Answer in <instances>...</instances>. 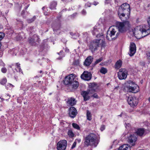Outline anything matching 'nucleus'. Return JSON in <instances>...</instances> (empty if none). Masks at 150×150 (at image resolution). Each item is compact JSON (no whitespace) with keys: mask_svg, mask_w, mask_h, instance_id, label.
I'll return each mask as SVG.
<instances>
[{"mask_svg":"<svg viewBox=\"0 0 150 150\" xmlns=\"http://www.w3.org/2000/svg\"><path fill=\"white\" fill-rule=\"evenodd\" d=\"M130 13V6L129 4L125 3L122 4L119 8L118 14L122 21L125 19H128L129 17Z\"/></svg>","mask_w":150,"mask_h":150,"instance_id":"nucleus-1","label":"nucleus"},{"mask_svg":"<svg viewBox=\"0 0 150 150\" xmlns=\"http://www.w3.org/2000/svg\"><path fill=\"white\" fill-rule=\"evenodd\" d=\"M134 33L137 39H140L148 35L150 33V28L147 25L137 27L134 29Z\"/></svg>","mask_w":150,"mask_h":150,"instance_id":"nucleus-2","label":"nucleus"},{"mask_svg":"<svg viewBox=\"0 0 150 150\" xmlns=\"http://www.w3.org/2000/svg\"><path fill=\"white\" fill-rule=\"evenodd\" d=\"M125 20L122 22L117 21L116 22V27L117 28L119 32H117L116 34L114 39L117 38L119 35V33H123L126 32L130 27L129 22L128 21Z\"/></svg>","mask_w":150,"mask_h":150,"instance_id":"nucleus-3","label":"nucleus"},{"mask_svg":"<svg viewBox=\"0 0 150 150\" xmlns=\"http://www.w3.org/2000/svg\"><path fill=\"white\" fill-rule=\"evenodd\" d=\"M97 139L96 134L90 133L85 137L84 142L85 146L86 147L89 146H94L95 147H96L98 143Z\"/></svg>","mask_w":150,"mask_h":150,"instance_id":"nucleus-4","label":"nucleus"},{"mask_svg":"<svg viewBox=\"0 0 150 150\" xmlns=\"http://www.w3.org/2000/svg\"><path fill=\"white\" fill-rule=\"evenodd\" d=\"M74 74H71L66 76L64 80V83L65 85L71 86L74 89H76L79 86V82L76 81Z\"/></svg>","mask_w":150,"mask_h":150,"instance_id":"nucleus-5","label":"nucleus"},{"mask_svg":"<svg viewBox=\"0 0 150 150\" xmlns=\"http://www.w3.org/2000/svg\"><path fill=\"white\" fill-rule=\"evenodd\" d=\"M101 39H94L91 41L89 45V49L92 52L97 50L100 46V42Z\"/></svg>","mask_w":150,"mask_h":150,"instance_id":"nucleus-6","label":"nucleus"},{"mask_svg":"<svg viewBox=\"0 0 150 150\" xmlns=\"http://www.w3.org/2000/svg\"><path fill=\"white\" fill-rule=\"evenodd\" d=\"M92 33L93 35H96L97 38L103 37V30L101 29L100 28L99 26H96L93 27Z\"/></svg>","mask_w":150,"mask_h":150,"instance_id":"nucleus-7","label":"nucleus"},{"mask_svg":"<svg viewBox=\"0 0 150 150\" xmlns=\"http://www.w3.org/2000/svg\"><path fill=\"white\" fill-rule=\"evenodd\" d=\"M127 101L129 105L133 108L135 107L138 103L137 99L135 97L129 96L127 99Z\"/></svg>","mask_w":150,"mask_h":150,"instance_id":"nucleus-8","label":"nucleus"},{"mask_svg":"<svg viewBox=\"0 0 150 150\" xmlns=\"http://www.w3.org/2000/svg\"><path fill=\"white\" fill-rule=\"evenodd\" d=\"M128 71L125 69H120L117 75L119 79L120 80L125 79L127 78Z\"/></svg>","mask_w":150,"mask_h":150,"instance_id":"nucleus-9","label":"nucleus"},{"mask_svg":"<svg viewBox=\"0 0 150 150\" xmlns=\"http://www.w3.org/2000/svg\"><path fill=\"white\" fill-rule=\"evenodd\" d=\"M67 145V142L66 140H62L58 142L57 144L58 150H65Z\"/></svg>","mask_w":150,"mask_h":150,"instance_id":"nucleus-10","label":"nucleus"},{"mask_svg":"<svg viewBox=\"0 0 150 150\" xmlns=\"http://www.w3.org/2000/svg\"><path fill=\"white\" fill-rule=\"evenodd\" d=\"M39 38L37 35H34L33 37H29L28 38V41L29 43L32 45H35L39 42Z\"/></svg>","mask_w":150,"mask_h":150,"instance_id":"nucleus-11","label":"nucleus"},{"mask_svg":"<svg viewBox=\"0 0 150 150\" xmlns=\"http://www.w3.org/2000/svg\"><path fill=\"white\" fill-rule=\"evenodd\" d=\"M91 77V73L87 71H84L81 76V78L82 79L87 81L90 80Z\"/></svg>","mask_w":150,"mask_h":150,"instance_id":"nucleus-12","label":"nucleus"},{"mask_svg":"<svg viewBox=\"0 0 150 150\" xmlns=\"http://www.w3.org/2000/svg\"><path fill=\"white\" fill-rule=\"evenodd\" d=\"M90 93V90H88L87 91H81V94L83 97L84 101H86L90 98L91 97L88 95Z\"/></svg>","mask_w":150,"mask_h":150,"instance_id":"nucleus-13","label":"nucleus"},{"mask_svg":"<svg viewBox=\"0 0 150 150\" xmlns=\"http://www.w3.org/2000/svg\"><path fill=\"white\" fill-rule=\"evenodd\" d=\"M136 50V45L134 42L131 43L130 46L129 52V54L131 57L133 56L135 53Z\"/></svg>","mask_w":150,"mask_h":150,"instance_id":"nucleus-14","label":"nucleus"},{"mask_svg":"<svg viewBox=\"0 0 150 150\" xmlns=\"http://www.w3.org/2000/svg\"><path fill=\"white\" fill-rule=\"evenodd\" d=\"M69 115L72 118H74L77 114L76 109L74 107H71L69 108Z\"/></svg>","mask_w":150,"mask_h":150,"instance_id":"nucleus-15","label":"nucleus"},{"mask_svg":"<svg viewBox=\"0 0 150 150\" xmlns=\"http://www.w3.org/2000/svg\"><path fill=\"white\" fill-rule=\"evenodd\" d=\"M137 135L134 134H131L128 138V142L131 145L133 146L135 144V143L137 140Z\"/></svg>","mask_w":150,"mask_h":150,"instance_id":"nucleus-16","label":"nucleus"},{"mask_svg":"<svg viewBox=\"0 0 150 150\" xmlns=\"http://www.w3.org/2000/svg\"><path fill=\"white\" fill-rule=\"evenodd\" d=\"M93 57L92 56L88 57L85 59L84 65L86 66H89L93 62Z\"/></svg>","mask_w":150,"mask_h":150,"instance_id":"nucleus-17","label":"nucleus"},{"mask_svg":"<svg viewBox=\"0 0 150 150\" xmlns=\"http://www.w3.org/2000/svg\"><path fill=\"white\" fill-rule=\"evenodd\" d=\"M130 88H127L129 92H132L133 93H137L139 91V86H135V87H133L130 86Z\"/></svg>","mask_w":150,"mask_h":150,"instance_id":"nucleus-18","label":"nucleus"},{"mask_svg":"<svg viewBox=\"0 0 150 150\" xmlns=\"http://www.w3.org/2000/svg\"><path fill=\"white\" fill-rule=\"evenodd\" d=\"M67 103L68 105H70L71 106L74 105L76 104V101L75 99L72 98H68Z\"/></svg>","mask_w":150,"mask_h":150,"instance_id":"nucleus-19","label":"nucleus"},{"mask_svg":"<svg viewBox=\"0 0 150 150\" xmlns=\"http://www.w3.org/2000/svg\"><path fill=\"white\" fill-rule=\"evenodd\" d=\"M138 85L134 82L131 80H129L127 81L126 86V88H130V86L135 87V86H137Z\"/></svg>","mask_w":150,"mask_h":150,"instance_id":"nucleus-20","label":"nucleus"},{"mask_svg":"<svg viewBox=\"0 0 150 150\" xmlns=\"http://www.w3.org/2000/svg\"><path fill=\"white\" fill-rule=\"evenodd\" d=\"M119 150H130V147L128 144H124L119 147Z\"/></svg>","mask_w":150,"mask_h":150,"instance_id":"nucleus-21","label":"nucleus"},{"mask_svg":"<svg viewBox=\"0 0 150 150\" xmlns=\"http://www.w3.org/2000/svg\"><path fill=\"white\" fill-rule=\"evenodd\" d=\"M53 30L54 31L59 30L60 29L61 24L59 23H55L53 25Z\"/></svg>","mask_w":150,"mask_h":150,"instance_id":"nucleus-22","label":"nucleus"},{"mask_svg":"<svg viewBox=\"0 0 150 150\" xmlns=\"http://www.w3.org/2000/svg\"><path fill=\"white\" fill-rule=\"evenodd\" d=\"M116 32V29L112 28L111 30L110 31V33L109 34L110 36L111 37L112 39L114 40L115 39H114V38L115 37H113V36L115 35V33H117Z\"/></svg>","mask_w":150,"mask_h":150,"instance_id":"nucleus-23","label":"nucleus"},{"mask_svg":"<svg viewBox=\"0 0 150 150\" xmlns=\"http://www.w3.org/2000/svg\"><path fill=\"white\" fill-rule=\"evenodd\" d=\"M144 130L143 129L139 128L137 129L136 133L137 135L141 136L144 134Z\"/></svg>","mask_w":150,"mask_h":150,"instance_id":"nucleus-24","label":"nucleus"},{"mask_svg":"<svg viewBox=\"0 0 150 150\" xmlns=\"http://www.w3.org/2000/svg\"><path fill=\"white\" fill-rule=\"evenodd\" d=\"M122 65V61L121 60L117 61L115 65V67L116 69H118L120 68Z\"/></svg>","mask_w":150,"mask_h":150,"instance_id":"nucleus-25","label":"nucleus"},{"mask_svg":"<svg viewBox=\"0 0 150 150\" xmlns=\"http://www.w3.org/2000/svg\"><path fill=\"white\" fill-rule=\"evenodd\" d=\"M57 2L55 1H52L50 3V8L52 9H56L55 7L57 6Z\"/></svg>","mask_w":150,"mask_h":150,"instance_id":"nucleus-26","label":"nucleus"},{"mask_svg":"<svg viewBox=\"0 0 150 150\" xmlns=\"http://www.w3.org/2000/svg\"><path fill=\"white\" fill-rule=\"evenodd\" d=\"M86 116L87 119L91 120L92 119L91 115L90 112L88 110L87 111Z\"/></svg>","mask_w":150,"mask_h":150,"instance_id":"nucleus-27","label":"nucleus"},{"mask_svg":"<svg viewBox=\"0 0 150 150\" xmlns=\"http://www.w3.org/2000/svg\"><path fill=\"white\" fill-rule=\"evenodd\" d=\"M108 70L106 68L102 67L100 69V72L103 74H105L107 72Z\"/></svg>","mask_w":150,"mask_h":150,"instance_id":"nucleus-28","label":"nucleus"},{"mask_svg":"<svg viewBox=\"0 0 150 150\" xmlns=\"http://www.w3.org/2000/svg\"><path fill=\"white\" fill-rule=\"evenodd\" d=\"M16 66H17V67L16 68V70L18 72H21H21H22V70L21 69V68H20V64L19 63H16Z\"/></svg>","mask_w":150,"mask_h":150,"instance_id":"nucleus-29","label":"nucleus"},{"mask_svg":"<svg viewBox=\"0 0 150 150\" xmlns=\"http://www.w3.org/2000/svg\"><path fill=\"white\" fill-rule=\"evenodd\" d=\"M36 18V16H35L31 19H27V21L28 23H31L34 21Z\"/></svg>","mask_w":150,"mask_h":150,"instance_id":"nucleus-30","label":"nucleus"},{"mask_svg":"<svg viewBox=\"0 0 150 150\" xmlns=\"http://www.w3.org/2000/svg\"><path fill=\"white\" fill-rule=\"evenodd\" d=\"M68 134L69 137H73L74 136V134L72 130L71 129L69 130L68 132Z\"/></svg>","mask_w":150,"mask_h":150,"instance_id":"nucleus-31","label":"nucleus"},{"mask_svg":"<svg viewBox=\"0 0 150 150\" xmlns=\"http://www.w3.org/2000/svg\"><path fill=\"white\" fill-rule=\"evenodd\" d=\"M72 125L74 128L78 130L80 129V127L77 124L73 123L72 124Z\"/></svg>","mask_w":150,"mask_h":150,"instance_id":"nucleus-32","label":"nucleus"},{"mask_svg":"<svg viewBox=\"0 0 150 150\" xmlns=\"http://www.w3.org/2000/svg\"><path fill=\"white\" fill-rule=\"evenodd\" d=\"M7 82V79L5 78L3 79L0 81V83L2 85L5 84Z\"/></svg>","mask_w":150,"mask_h":150,"instance_id":"nucleus-33","label":"nucleus"},{"mask_svg":"<svg viewBox=\"0 0 150 150\" xmlns=\"http://www.w3.org/2000/svg\"><path fill=\"white\" fill-rule=\"evenodd\" d=\"M103 60V57H100L99 58V59H97L96 60V61L94 63V65H95L98 63H99L100 62H101Z\"/></svg>","mask_w":150,"mask_h":150,"instance_id":"nucleus-34","label":"nucleus"},{"mask_svg":"<svg viewBox=\"0 0 150 150\" xmlns=\"http://www.w3.org/2000/svg\"><path fill=\"white\" fill-rule=\"evenodd\" d=\"M5 36V34L4 33L0 32V41Z\"/></svg>","mask_w":150,"mask_h":150,"instance_id":"nucleus-35","label":"nucleus"},{"mask_svg":"<svg viewBox=\"0 0 150 150\" xmlns=\"http://www.w3.org/2000/svg\"><path fill=\"white\" fill-rule=\"evenodd\" d=\"M147 57L148 59L150 60V51H148L146 53Z\"/></svg>","mask_w":150,"mask_h":150,"instance_id":"nucleus-36","label":"nucleus"},{"mask_svg":"<svg viewBox=\"0 0 150 150\" xmlns=\"http://www.w3.org/2000/svg\"><path fill=\"white\" fill-rule=\"evenodd\" d=\"M73 64L74 65H77L79 64V62L78 60H75L73 62Z\"/></svg>","mask_w":150,"mask_h":150,"instance_id":"nucleus-37","label":"nucleus"},{"mask_svg":"<svg viewBox=\"0 0 150 150\" xmlns=\"http://www.w3.org/2000/svg\"><path fill=\"white\" fill-rule=\"evenodd\" d=\"M76 142H74L73 143V144H72V146H71V149H73L74 148L76 147Z\"/></svg>","mask_w":150,"mask_h":150,"instance_id":"nucleus-38","label":"nucleus"},{"mask_svg":"<svg viewBox=\"0 0 150 150\" xmlns=\"http://www.w3.org/2000/svg\"><path fill=\"white\" fill-rule=\"evenodd\" d=\"M1 71L3 73H6L7 71V69L5 67H3L1 69Z\"/></svg>","mask_w":150,"mask_h":150,"instance_id":"nucleus-39","label":"nucleus"},{"mask_svg":"<svg viewBox=\"0 0 150 150\" xmlns=\"http://www.w3.org/2000/svg\"><path fill=\"white\" fill-rule=\"evenodd\" d=\"M91 97H93L94 98H98V95L97 93H94V94L91 96Z\"/></svg>","mask_w":150,"mask_h":150,"instance_id":"nucleus-40","label":"nucleus"},{"mask_svg":"<svg viewBox=\"0 0 150 150\" xmlns=\"http://www.w3.org/2000/svg\"><path fill=\"white\" fill-rule=\"evenodd\" d=\"M105 129V126L104 125H101V127L100 128V129L101 131H103Z\"/></svg>","mask_w":150,"mask_h":150,"instance_id":"nucleus-41","label":"nucleus"},{"mask_svg":"<svg viewBox=\"0 0 150 150\" xmlns=\"http://www.w3.org/2000/svg\"><path fill=\"white\" fill-rule=\"evenodd\" d=\"M86 11L85 10L83 9L81 11L82 14L83 15H85L86 14Z\"/></svg>","mask_w":150,"mask_h":150,"instance_id":"nucleus-42","label":"nucleus"},{"mask_svg":"<svg viewBox=\"0 0 150 150\" xmlns=\"http://www.w3.org/2000/svg\"><path fill=\"white\" fill-rule=\"evenodd\" d=\"M85 6L86 7H90L91 6V4L89 3H87L85 4Z\"/></svg>","mask_w":150,"mask_h":150,"instance_id":"nucleus-43","label":"nucleus"},{"mask_svg":"<svg viewBox=\"0 0 150 150\" xmlns=\"http://www.w3.org/2000/svg\"><path fill=\"white\" fill-rule=\"evenodd\" d=\"M124 115H125V113L123 112H122L121 113V114L120 115H118V116H119L120 117H122V116H124Z\"/></svg>","mask_w":150,"mask_h":150,"instance_id":"nucleus-44","label":"nucleus"},{"mask_svg":"<svg viewBox=\"0 0 150 150\" xmlns=\"http://www.w3.org/2000/svg\"><path fill=\"white\" fill-rule=\"evenodd\" d=\"M147 22L150 27H149L150 28V17L148 18L147 19Z\"/></svg>","mask_w":150,"mask_h":150,"instance_id":"nucleus-45","label":"nucleus"},{"mask_svg":"<svg viewBox=\"0 0 150 150\" xmlns=\"http://www.w3.org/2000/svg\"><path fill=\"white\" fill-rule=\"evenodd\" d=\"M110 2V0H105V4H108Z\"/></svg>","mask_w":150,"mask_h":150,"instance_id":"nucleus-46","label":"nucleus"},{"mask_svg":"<svg viewBox=\"0 0 150 150\" xmlns=\"http://www.w3.org/2000/svg\"><path fill=\"white\" fill-rule=\"evenodd\" d=\"M77 15V13H73V14H72L71 15V16L72 17H73V18H74V17L75 16H76Z\"/></svg>","mask_w":150,"mask_h":150,"instance_id":"nucleus-47","label":"nucleus"},{"mask_svg":"<svg viewBox=\"0 0 150 150\" xmlns=\"http://www.w3.org/2000/svg\"><path fill=\"white\" fill-rule=\"evenodd\" d=\"M81 139H76L75 140V142H77L79 143L81 142Z\"/></svg>","mask_w":150,"mask_h":150,"instance_id":"nucleus-48","label":"nucleus"},{"mask_svg":"<svg viewBox=\"0 0 150 150\" xmlns=\"http://www.w3.org/2000/svg\"><path fill=\"white\" fill-rule=\"evenodd\" d=\"M98 4V2H96V1H94L93 3V4L95 6L97 5Z\"/></svg>","mask_w":150,"mask_h":150,"instance_id":"nucleus-49","label":"nucleus"},{"mask_svg":"<svg viewBox=\"0 0 150 150\" xmlns=\"http://www.w3.org/2000/svg\"><path fill=\"white\" fill-rule=\"evenodd\" d=\"M65 51L66 52H69V50L67 48H65Z\"/></svg>","mask_w":150,"mask_h":150,"instance_id":"nucleus-50","label":"nucleus"},{"mask_svg":"<svg viewBox=\"0 0 150 150\" xmlns=\"http://www.w3.org/2000/svg\"><path fill=\"white\" fill-rule=\"evenodd\" d=\"M25 13V11L24 10H23L21 13V15H23Z\"/></svg>","mask_w":150,"mask_h":150,"instance_id":"nucleus-51","label":"nucleus"},{"mask_svg":"<svg viewBox=\"0 0 150 150\" xmlns=\"http://www.w3.org/2000/svg\"><path fill=\"white\" fill-rule=\"evenodd\" d=\"M63 52V51L62 50H61L58 53V54L59 55H61V54Z\"/></svg>","mask_w":150,"mask_h":150,"instance_id":"nucleus-52","label":"nucleus"},{"mask_svg":"<svg viewBox=\"0 0 150 150\" xmlns=\"http://www.w3.org/2000/svg\"><path fill=\"white\" fill-rule=\"evenodd\" d=\"M7 86H12V87L13 86L11 84L9 83L8 85H7Z\"/></svg>","mask_w":150,"mask_h":150,"instance_id":"nucleus-53","label":"nucleus"},{"mask_svg":"<svg viewBox=\"0 0 150 150\" xmlns=\"http://www.w3.org/2000/svg\"><path fill=\"white\" fill-rule=\"evenodd\" d=\"M67 11V9H63L62 11V12H64V11Z\"/></svg>","mask_w":150,"mask_h":150,"instance_id":"nucleus-54","label":"nucleus"},{"mask_svg":"<svg viewBox=\"0 0 150 150\" xmlns=\"http://www.w3.org/2000/svg\"><path fill=\"white\" fill-rule=\"evenodd\" d=\"M62 58V57H59L58 58V59H60Z\"/></svg>","mask_w":150,"mask_h":150,"instance_id":"nucleus-55","label":"nucleus"},{"mask_svg":"<svg viewBox=\"0 0 150 150\" xmlns=\"http://www.w3.org/2000/svg\"><path fill=\"white\" fill-rule=\"evenodd\" d=\"M106 38L108 39V40H109V38H108V36L107 35L106 36Z\"/></svg>","mask_w":150,"mask_h":150,"instance_id":"nucleus-56","label":"nucleus"},{"mask_svg":"<svg viewBox=\"0 0 150 150\" xmlns=\"http://www.w3.org/2000/svg\"><path fill=\"white\" fill-rule=\"evenodd\" d=\"M45 8V7H43L42 8V9L43 10H44V9Z\"/></svg>","mask_w":150,"mask_h":150,"instance_id":"nucleus-57","label":"nucleus"},{"mask_svg":"<svg viewBox=\"0 0 150 150\" xmlns=\"http://www.w3.org/2000/svg\"><path fill=\"white\" fill-rule=\"evenodd\" d=\"M148 100H149V102H150V97L149 98H148Z\"/></svg>","mask_w":150,"mask_h":150,"instance_id":"nucleus-58","label":"nucleus"},{"mask_svg":"<svg viewBox=\"0 0 150 150\" xmlns=\"http://www.w3.org/2000/svg\"><path fill=\"white\" fill-rule=\"evenodd\" d=\"M1 42H0V49L1 48Z\"/></svg>","mask_w":150,"mask_h":150,"instance_id":"nucleus-59","label":"nucleus"},{"mask_svg":"<svg viewBox=\"0 0 150 150\" xmlns=\"http://www.w3.org/2000/svg\"><path fill=\"white\" fill-rule=\"evenodd\" d=\"M42 72V71H40V73H41Z\"/></svg>","mask_w":150,"mask_h":150,"instance_id":"nucleus-60","label":"nucleus"},{"mask_svg":"<svg viewBox=\"0 0 150 150\" xmlns=\"http://www.w3.org/2000/svg\"><path fill=\"white\" fill-rule=\"evenodd\" d=\"M78 42H79V43H80V41L79 40V41H78Z\"/></svg>","mask_w":150,"mask_h":150,"instance_id":"nucleus-61","label":"nucleus"},{"mask_svg":"<svg viewBox=\"0 0 150 150\" xmlns=\"http://www.w3.org/2000/svg\"><path fill=\"white\" fill-rule=\"evenodd\" d=\"M52 94V93H49L50 95H51Z\"/></svg>","mask_w":150,"mask_h":150,"instance_id":"nucleus-62","label":"nucleus"},{"mask_svg":"<svg viewBox=\"0 0 150 150\" xmlns=\"http://www.w3.org/2000/svg\"><path fill=\"white\" fill-rule=\"evenodd\" d=\"M100 65H102V64H101V63H100Z\"/></svg>","mask_w":150,"mask_h":150,"instance_id":"nucleus-63","label":"nucleus"},{"mask_svg":"<svg viewBox=\"0 0 150 150\" xmlns=\"http://www.w3.org/2000/svg\"><path fill=\"white\" fill-rule=\"evenodd\" d=\"M68 1H71V0H68Z\"/></svg>","mask_w":150,"mask_h":150,"instance_id":"nucleus-64","label":"nucleus"}]
</instances>
